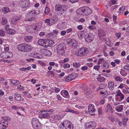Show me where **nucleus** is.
I'll return each mask as SVG.
<instances>
[{
    "label": "nucleus",
    "mask_w": 129,
    "mask_h": 129,
    "mask_svg": "<svg viewBox=\"0 0 129 129\" xmlns=\"http://www.w3.org/2000/svg\"><path fill=\"white\" fill-rule=\"evenodd\" d=\"M53 111V110L51 109L49 111L42 110L40 112V115L39 117L40 118H48L50 117V114Z\"/></svg>",
    "instance_id": "f257e3e1"
},
{
    "label": "nucleus",
    "mask_w": 129,
    "mask_h": 129,
    "mask_svg": "<svg viewBox=\"0 0 129 129\" xmlns=\"http://www.w3.org/2000/svg\"><path fill=\"white\" fill-rule=\"evenodd\" d=\"M66 49V46L63 43L60 44L57 46V53L59 55L63 54L65 53Z\"/></svg>",
    "instance_id": "f03ea898"
},
{
    "label": "nucleus",
    "mask_w": 129,
    "mask_h": 129,
    "mask_svg": "<svg viewBox=\"0 0 129 129\" xmlns=\"http://www.w3.org/2000/svg\"><path fill=\"white\" fill-rule=\"evenodd\" d=\"M37 15L36 11L33 10L28 13L26 16L25 21H32L34 20V17Z\"/></svg>",
    "instance_id": "7ed1b4c3"
},
{
    "label": "nucleus",
    "mask_w": 129,
    "mask_h": 129,
    "mask_svg": "<svg viewBox=\"0 0 129 129\" xmlns=\"http://www.w3.org/2000/svg\"><path fill=\"white\" fill-rule=\"evenodd\" d=\"M67 7L65 5L61 6L60 4L56 5L55 7V10L56 11H60L59 15H62L64 12L67 10Z\"/></svg>",
    "instance_id": "20e7f679"
},
{
    "label": "nucleus",
    "mask_w": 129,
    "mask_h": 129,
    "mask_svg": "<svg viewBox=\"0 0 129 129\" xmlns=\"http://www.w3.org/2000/svg\"><path fill=\"white\" fill-rule=\"evenodd\" d=\"M31 124L33 127L35 129H39L40 127V123L38 119L35 118H33Z\"/></svg>",
    "instance_id": "39448f33"
},
{
    "label": "nucleus",
    "mask_w": 129,
    "mask_h": 129,
    "mask_svg": "<svg viewBox=\"0 0 129 129\" xmlns=\"http://www.w3.org/2000/svg\"><path fill=\"white\" fill-rule=\"evenodd\" d=\"M1 57L3 58H11L13 56L12 53L11 52H3L0 54Z\"/></svg>",
    "instance_id": "423d86ee"
},
{
    "label": "nucleus",
    "mask_w": 129,
    "mask_h": 129,
    "mask_svg": "<svg viewBox=\"0 0 129 129\" xmlns=\"http://www.w3.org/2000/svg\"><path fill=\"white\" fill-rule=\"evenodd\" d=\"M88 52V50L87 48H81L78 50V55L79 56H86Z\"/></svg>",
    "instance_id": "0eeeda50"
},
{
    "label": "nucleus",
    "mask_w": 129,
    "mask_h": 129,
    "mask_svg": "<svg viewBox=\"0 0 129 129\" xmlns=\"http://www.w3.org/2000/svg\"><path fill=\"white\" fill-rule=\"evenodd\" d=\"M96 126L95 123L92 121L86 123L85 124L86 129H94L95 128Z\"/></svg>",
    "instance_id": "6e6552de"
},
{
    "label": "nucleus",
    "mask_w": 129,
    "mask_h": 129,
    "mask_svg": "<svg viewBox=\"0 0 129 129\" xmlns=\"http://www.w3.org/2000/svg\"><path fill=\"white\" fill-rule=\"evenodd\" d=\"M94 36L92 33H89L88 35L87 34L84 37L85 40L87 43L91 42L94 39Z\"/></svg>",
    "instance_id": "1a4fd4ad"
},
{
    "label": "nucleus",
    "mask_w": 129,
    "mask_h": 129,
    "mask_svg": "<svg viewBox=\"0 0 129 129\" xmlns=\"http://www.w3.org/2000/svg\"><path fill=\"white\" fill-rule=\"evenodd\" d=\"M69 45L73 48H76L77 46V41L74 39H69L68 41Z\"/></svg>",
    "instance_id": "9d476101"
},
{
    "label": "nucleus",
    "mask_w": 129,
    "mask_h": 129,
    "mask_svg": "<svg viewBox=\"0 0 129 129\" xmlns=\"http://www.w3.org/2000/svg\"><path fill=\"white\" fill-rule=\"evenodd\" d=\"M30 2L29 0H22L20 2V5L23 8H26L29 6Z\"/></svg>",
    "instance_id": "9b49d317"
},
{
    "label": "nucleus",
    "mask_w": 129,
    "mask_h": 129,
    "mask_svg": "<svg viewBox=\"0 0 129 129\" xmlns=\"http://www.w3.org/2000/svg\"><path fill=\"white\" fill-rule=\"evenodd\" d=\"M40 52L42 54L47 56H49L52 55V53L50 51L46 49H42L40 50Z\"/></svg>",
    "instance_id": "f8f14e48"
},
{
    "label": "nucleus",
    "mask_w": 129,
    "mask_h": 129,
    "mask_svg": "<svg viewBox=\"0 0 129 129\" xmlns=\"http://www.w3.org/2000/svg\"><path fill=\"white\" fill-rule=\"evenodd\" d=\"M83 89L84 92L86 95H88L91 93V91L86 85H84Z\"/></svg>",
    "instance_id": "ddd939ff"
},
{
    "label": "nucleus",
    "mask_w": 129,
    "mask_h": 129,
    "mask_svg": "<svg viewBox=\"0 0 129 129\" xmlns=\"http://www.w3.org/2000/svg\"><path fill=\"white\" fill-rule=\"evenodd\" d=\"M83 15H87L92 13L91 10L87 7H83Z\"/></svg>",
    "instance_id": "4468645a"
},
{
    "label": "nucleus",
    "mask_w": 129,
    "mask_h": 129,
    "mask_svg": "<svg viewBox=\"0 0 129 129\" xmlns=\"http://www.w3.org/2000/svg\"><path fill=\"white\" fill-rule=\"evenodd\" d=\"M50 20L51 25H52L57 23L58 19L56 16L54 15L50 18Z\"/></svg>",
    "instance_id": "2eb2a0df"
},
{
    "label": "nucleus",
    "mask_w": 129,
    "mask_h": 129,
    "mask_svg": "<svg viewBox=\"0 0 129 129\" xmlns=\"http://www.w3.org/2000/svg\"><path fill=\"white\" fill-rule=\"evenodd\" d=\"M8 122L4 123L3 120H1L0 122V129L6 128L8 126Z\"/></svg>",
    "instance_id": "dca6fc26"
},
{
    "label": "nucleus",
    "mask_w": 129,
    "mask_h": 129,
    "mask_svg": "<svg viewBox=\"0 0 129 129\" xmlns=\"http://www.w3.org/2000/svg\"><path fill=\"white\" fill-rule=\"evenodd\" d=\"M25 43L21 44L17 46V49L20 51L25 52Z\"/></svg>",
    "instance_id": "f3484780"
},
{
    "label": "nucleus",
    "mask_w": 129,
    "mask_h": 129,
    "mask_svg": "<svg viewBox=\"0 0 129 129\" xmlns=\"http://www.w3.org/2000/svg\"><path fill=\"white\" fill-rule=\"evenodd\" d=\"M45 46H48L51 47L53 46L54 44V43L53 41L51 40H46Z\"/></svg>",
    "instance_id": "a211bd4d"
},
{
    "label": "nucleus",
    "mask_w": 129,
    "mask_h": 129,
    "mask_svg": "<svg viewBox=\"0 0 129 129\" xmlns=\"http://www.w3.org/2000/svg\"><path fill=\"white\" fill-rule=\"evenodd\" d=\"M25 52L30 51L33 49L32 47L29 44L25 43Z\"/></svg>",
    "instance_id": "6ab92c4d"
},
{
    "label": "nucleus",
    "mask_w": 129,
    "mask_h": 129,
    "mask_svg": "<svg viewBox=\"0 0 129 129\" xmlns=\"http://www.w3.org/2000/svg\"><path fill=\"white\" fill-rule=\"evenodd\" d=\"M67 120H65L62 122L60 125V129H66V126L67 125Z\"/></svg>",
    "instance_id": "aec40b11"
},
{
    "label": "nucleus",
    "mask_w": 129,
    "mask_h": 129,
    "mask_svg": "<svg viewBox=\"0 0 129 129\" xmlns=\"http://www.w3.org/2000/svg\"><path fill=\"white\" fill-rule=\"evenodd\" d=\"M105 111L106 113L108 112H110L111 113H113V111L112 107L110 106L109 104L107 105Z\"/></svg>",
    "instance_id": "412c9836"
},
{
    "label": "nucleus",
    "mask_w": 129,
    "mask_h": 129,
    "mask_svg": "<svg viewBox=\"0 0 129 129\" xmlns=\"http://www.w3.org/2000/svg\"><path fill=\"white\" fill-rule=\"evenodd\" d=\"M14 98L17 101H22L23 98L21 96L20 94L15 93L14 94Z\"/></svg>",
    "instance_id": "4be33fe9"
},
{
    "label": "nucleus",
    "mask_w": 129,
    "mask_h": 129,
    "mask_svg": "<svg viewBox=\"0 0 129 129\" xmlns=\"http://www.w3.org/2000/svg\"><path fill=\"white\" fill-rule=\"evenodd\" d=\"M88 110L89 112L93 113L94 112L95 110L94 105L92 104H90L88 106Z\"/></svg>",
    "instance_id": "5701e85b"
},
{
    "label": "nucleus",
    "mask_w": 129,
    "mask_h": 129,
    "mask_svg": "<svg viewBox=\"0 0 129 129\" xmlns=\"http://www.w3.org/2000/svg\"><path fill=\"white\" fill-rule=\"evenodd\" d=\"M124 95L122 93L118 97L115 98L116 100V101L120 102L124 99Z\"/></svg>",
    "instance_id": "b1692460"
},
{
    "label": "nucleus",
    "mask_w": 129,
    "mask_h": 129,
    "mask_svg": "<svg viewBox=\"0 0 129 129\" xmlns=\"http://www.w3.org/2000/svg\"><path fill=\"white\" fill-rule=\"evenodd\" d=\"M67 126L66 129H73V124L70 121L67 120Z\"/></svg>",
    "instance_id": "393cba45"
},
{
    "label": "nucleus",
    "mask_w": 129,
    "mask_h": 129,
    "mask_svg": "<svg viewBox=\"0 0 129 129\" xmlns=\"http://www.w3.org/2000/svg\"><path fill=\"white\" fill-rule=\"evenodd\" d=\"M19 20V19L18 17L17 16H14L11 19V22L13 24L15 25Z\"/></svg>",
    "instance_id": "a878e982"
},
{
    "label": "nucleus",
    "mask_w": 129,
    "mask_h": 129,
    "mask_svg": "<svg viewBox=\"0 0 129 129\" xmlns=\"http://www.w3.org/2000/svg\"><path fill=\"white\" fill-rule=\"evenodd\" d=\"M108 118L111 122L117 121L118 120V119L115 118L114 116L111 115H109Z\"/></svg>",
    "instance_id": "bb28decb"
},
{
    "label": "nucleus",
    "mask_w": 129,
    "mask_h": 129,
    "mask_svg": "<svg viewBox=\"0 0 129 129\" xmlns=\"http://www.w3.org/2000/svg\"><path fill=\"white\" fill-rule=\"evenodd\" d=\"M81 32V33L80 34H78V36L79 38L80 39H82L84 37H85V36L87 34L86 31H83Z\"/></svg>",
    "instance_id": "cd10ccee"
},
{
    "label": "nucleus",
    "mask_w": 129,
    "mask_h": 129,
    "mask_svg": "<svg viewBox=\"0 0 129 129\" xmlns=\"http://www.w3.org/2000/svg\"><path fill=\"white\" fill-rule=\"evenodd\" d=\"M46 40L43 39H39L38 41V43L42 46H45Z\"/></svg>",
    "instance_id": "c85d7f7f"
},
{
    "label": "nucleus",
    "mask_w": 129,
    "mask_h": 129,
    "mask_svg": "<svg viewBox=\"0 0 129 129\" xmlns=\"http://www.w3.org/2000/svg\"><path fill=\"white\" fill-rule=\"evenodd\" d=\"M33 37L31 36H26L24 37V40L26 42H30L32 41Z\"/></svg>",
    "instance_id": "c756f323"
},
{
    "label": "nucleus",
    "mask_w": 129,
    "mask_h": 129,
    "mask_svg": "<svg viewBox=\"0 0 129 129\" xmlns=\"http://www.w3.org/2000/svg\"><path fill=\"white\" fill-rule=\"evenodd\" d=\"M10 81L11 83L16 85H18L20 83L19 81L17 80L11 79Z\"/></svg>",
    "instance_id": "7c9ffc66"
},
{
    "label": "nucleus",
    "mask_w": 129,
    "mask_h": 129,
    "mask_svg": "<svg viewBox=\"0 0 129 129\" xmlns=\"http://www.w3.org/2000/svg\"><path fill=\"white\" fill-rule=\"evenodd\" d=\"M83 7L80 8L76 11L77 13L79 15H83Z\"/></svg>",
    "instance_id": "2f4dec72"
},
{
    "label": "nucleus",
    "mask_w": 129,
    "mask_h": 129,
    "mask_svg": "<svg viewBox=\"0 0 129 129\" xmlns=\"http://www.w3.org/2000/svg\"><path fill=\"white\" fill-rule=\"evenodd\" d=\"M114 86V84L113 81H110L108 83V87L110 90H112Z\"/></svg>",
    "instance_id": "473e14b6"
},
{
    "label": "nucleus",
    "mask_w": 129,
    "mask_h": 129,
    "mask_svg": "<svg viewBox=\"0 0 129 129\" xmlns=\"http://www.w3.org/2000/svg\"><path fill=\"white\" fill-rule=\"evenodd\" d=\"M123 106L120 105L116 107L115 110L118 112H120L123 110Z\"/></svg>",
    "instance_id": "72a5a7b5"
},
{
    "label": "nucleus",
    "mask_w": 129,
    "mask_h": 129,
    "mask_svg": "<svg viewBox=\"0 0 129 129\" xmlns=\"http://www.w3.org/2000/svg\"><path fill=\"white\" fill-rule=\"evenodd\" d=\"M115 80L117 81L122 82L123 80V79L119 76H114Z\"/></svg>",
    "instance_id": "f704fd0d"
},
{
    "label": "nucleus",
    "mask_w": 129,
    "mask_h": 129,
    "mask_svg": "<svg viewBox=\"0 0 129 129\" xmlns=\"http://www.w3.org/2000/svg\"><path fill=\"white\" fill-rule=\"evenodd\" d=\"M120 74L123 76H125L127 75V73L126 71L124 70L121 69L120 72Z\"/></svg>",
    "instance_id": "c9c22d12"
},
{
    "label": "nucleus",
    "mask_w": 129,
    "mask_h": 129,
    "mask_svg": "<svg viewBox=\"0 0 129 129\" xmlns=\"http://www.w3.org/2000/svg\"><path fill=\"white\" fill-rule=\"evenodd\" d=\"M8 7H4L2 9V11L4 13H6L10 11Z\"/></svg>",
    "instance_id": "e433bc0d"
},
{
    "label": "nucleus",
    "mask_w": 129,
    "mask_h": 129,
    "mask_svg": "<svg viewBox=\"0 0 129 129\" xmlns=\"http://www.w3.org/2000/svg\"><path fill=\"white\" fill-rule=\"evenodd\" d=\"M15 33V30L11 29H9L7 30V33L10 34H13Z\"/></svg>",
    "instance_id": "4c0bfd02"
},
{
    "label": "nucleus",
    "mask_w": 129,
    "mask_h": 129,
    "mask_svg": "<svg viewBox=\"0 0 129 129\" xmlns=\"http://www.w3.org/2000/svg\"><path fill=\"white\" fill-rule=\"evenodd\" d=\"M73 79L71 74L69 75L65 78V80L67 82H70Z\"/></svg>",
    "instance_id": "58836bf2"
},
{
    "label": "nucleus",
    "mask_w": 129,
    "mask_h": 129,
    "mask_svg": "<svg viewBox=\"0 0 129 129\" xmlns=\"http://www.w3.org/2000/svg\"><path fill=\"white\" fill-rule=\"evenodd\" d=\"M64 25H65V23L62 22L61 24H57L56 27L60 29V27H64V26H63Z\"/></svg>",
    "instance_id": "ea45409f"
},
{
    "label": "nucleus",
    "mask_w": 129,
    "mask_h": 129,
    "mask_svg": "<svg viewBox=\"0 0 129 129\" xmlns=\"http://www.w3.org/2000/svg\"><path fill=\"white\" fill-rule=\"evenodd\" d=\"M45 22L47 23L48 26H51V25L50 19H46L45 21Z\"/></svg>",
    "instance_id": "a19ab883"
},
{
    "label": "nucleus",
    "mask_w": 129,
    "mask_h": 129,
    "mask_svg": "<svg viewBox=\"0 0 129 129\" xmlns=\"http://www.w3.org/2000/svg\"><path fill=\"white\" fill-rule=\"evenodd\" d=\"M97 80L100 82H103L105 80V78L103 76L97 78Z\"/></svg>",
    "instance_id": "79ce46f5"
},
{
    "label": "nucleus",
    "mask_w": 129,
    "mask_h": 129,
    "mask_svg": "<svg viewBox=\"0 0 129 129\" xmlns=\"http://www.w3.org/2000/svg\"><path fill=\"white\" fill-rule=\"evenodd\" d=\"M105 88V86L104 84H101L100 85L99 87L98 88L96 89V90L98 91L101 89H102Z\"/></svg>",
    "instance_id": "37998d69"
},
{
    "label": "nucleus",
    "mask_w": 129,
    "mask_h": 129,
    "mask_svg": "<svg viewBox=\"0 0 129 129\" xmlns=\"http://www.w3.org/2000/svg\"><path fill=\"white\" fill-rule=\"evenodd\" d=\"M109 67V64L107 62H105L102 66V68L103 69H107Z\"/></svg>",
    "instance_id": "c03bdc74"
},
{
    "label": "nucleus",
    "mask_w": 129,
    "mask_h": 129,
    "mask_svg": "<svg viewBox=\"0 0 129 129\" xmlns=\"http://www.w3.org/2000/svg\"><path fill=\"white\" fill-rule=\"evenodd\" d=\"M71 75L73 79L76 78L78 76V74L77 73H72L71 74Z\"/></svg>",
    "instance_id": "a18cd8bd"
},
{
    "label": "nucleus",
    "mask_w": 129,
    "mask_h": 129,
    "mask_svg": "<svg viewBox=\"0 0 129 129\" xmlns=\"http://www.w3.org/2000/svg\"><path fill=\"white\" fill-rule=\"evenodd\" d=\"M23 93L24 95L26 96L27 97L29 98L31 97V96L30 93H28V92H23Z\"/></svg>",
    "instance_id": "49530a36"
},
{
    "label": "nucleus",
    "mask_w": 129,
    "mask_h": 129,
    "mask_svg": "<svg viewBox=\"0 0 129 129\" xmlns=\"http://www.w3.org/2000/svg\"><path fill=\"white\" fill-rule=\"evenodd\" d=\"M73 66L74 67L76 68H78L80 66V64L79 63H77L76 62H74L73 63Z\"/></svg>",
    "instance_id": "de8ad7c7"
},
{
    "label": "nucleus",
    "mask_w": 129,
    "mask_h": 129,
    "mask_svg": "<svg viewBox=\"0 0 129 129\" xmlns=\"http://www.w3.org/2000/svg\"><path fill=\"white\" fill-rule=\"evenodd\" d=\"M3 120L4 121V123L8 122L7 121L9 120V118L8 117H3Z\"/></svg>",
    "instance_id": "09e8293b"
},
{
    "label": "nucleus",
    "mask_w": 129,
    "mask_h": 129,
    "mask_svg": "<svg viewBox=\"0 0 129 129\" xmlns=\"http://www.w3.org/2000/svg\"><path fill=\"white\" fill-rule=\"evenodd\" d=\"M116 94H115V98H116V97H118L119 95H120L122 93L121 92L120 90H118L116 92Z\"/></svg>",
    "instance_id": "8fccbe9b"
},
{
    "label": "nucleus",
    "mask_w": 129,
    "mask_h": 129,
    "mask_svg": "<svg viewBox=\"0 0 129 129\" xmlns=\"http://www.w3.org/2000/svg\"><path fill=\"white\" fill-rule=\"evenodd\" d=\"M50 9L48 7H46L45 11V13L46 14H48L49 12Z\"/></svg>",
    "instance_id": "3c124183"
},
{
    "label": "nucleus",
    "mask_w": 129,
    "mask_h": 129,
    "mask_svg": "<svg viewBox=\"0 0 129 129\" xmlns=\"http://www.w3.org/2000/svg\"><path fill=\"white\" fill-rule=\"evenodd\" d=\"M3 21L2 22V24L4 25L6 24L7 22V19L5 18H2Z\"/></svg>",
    "instance_id": "603ef678"
},
{
    "label": "nucleus",
    "mask_w": 129,
    "mask_h": 129,
    "mask_svg": "<svg viewBox=\"0 0 129 129\" xmlns=\"http://www.w3.org/2000/svg\"><path fill=\"white\" fill-rule=\"evenodd\" d=\"M5 35V31L2 30H0V36L1 37L4 36Z\"/></svg>",
    "instance_id": "864d4df0"
},
{
    "label": "nucleus",
    "mask_w": 129,
    "mask_h": 129,
    "mask_svg": "<svg viewBox=\"0 0 129 129\" xmlns=\"http://www.w3.org/2000/svg\"><path fill=\"white\" fill-rule=\"evenodd\" d=\"M104 60L102 58H100L98 59V63L99 65L104 62Z\"/></svg>",
    "instance_id": "5fc2aeb1"
},
{
    "label": "nucleus",
    "mask_w": 129,
    "mask_h": 129,
    "mask_svg": "<svg viewBox=\"0 0 129 129\" xmlns=\"http://www.w3.org/2000/svg\"><path fill=\"white\" fill-rule=\"evenodd\" d=\"M123 68L126 70H129V64H127L125 65Z\"/></svg>",
    "instance_id": "6e6d98bb"
},
{
    "label": "nucleus",
    "mask_w": 129,
    "mask_h": 129,
    "mask_svg": "<svg viewBox=\"0 0 129 129\" xmlns=\"http://www.w3.org/2000/svg\"><path fill=\"white\" fill-rule=\"evenodd\" d=\"M105 42L107 45H108V44L110 43H111V41L108 38H106L105 39Z\"/></svg>",
    "instance_id": "4d7b16f0"
},
{
    "label": "nucleus",
    "mask_w": 129,
    "mask_h": 129,
    "mask_svg": "<svg viewBox=\"0 0 129 129\" xmlns=\"http://www.w3.org/2000/svg\"><path fill=\"white\" fill-rule=\"evenodd\" d=\"M17 88L19 90H24V87L23 86H22L21 85H19L17 86Z\"/></svg>",
    "instance_id": "13d9d810"
},
{
    "label": "nucleus",
    "mask_w": 129,
    "mask_h": 129,
    "mask_svg": "<svg viewBox=\"0 0 129 129\" xmlns=\"http://www.w3.org/2000/svg\"><path fill=\"white\" fill-rule=\"evenodd\" d=\"M70 67V65L68 63L65 64L63 65V67L64 68H68Z\"/></svg>",
    "instance_id": "bf43d9fd"
},
{
    "label": "nucleus",
    "mask_w": 129,
    "mask_h": 129,
    "mask_svg": "<svg viewBox=\"0 0 129 129\" xmlns=\"http://www.w3.org/2000/svg\"><path fill=\"white\" fill-rule=\"evenodd\" d=\"M125 9V7L124 6H122L121 8H119V10L121 11H122V12H123V11ZM120 12V13H121V12Z\"/></svg>",
    "instance_id": "052dcab7"
},
{
    "label": "nucleus",
    "mask_w": 129,
    "mask_h": 129,
    "mask_svg": "<svg viewBox=\"0 0 129 129\" xmlns=\"http://www.w3.org/2000/svg\"><path fill=\"white\" fill-rule=\"evenodd\" d=\"M19 107H17L15 106H13L11 107L12 109L14 110H17L19 109Z\"/></svg>",
    "instance_id": "680f3d73"
},
{
    "label": "nucleus",
    "mask_w": 129,
    "mask_h": 129,
    "mask_svg": "<svg viewBox=\"0 0 129 129\" xmlns=\"http://www.w3.org/2000/svg\"><path fill=\"white\" fill-rule=\"evenodd\" d=\"M115 35L117 36L118 38H120L121 35V34L120 33H116L115 34Z\"/></svg>",
    "instance_id": "e2e57ef3"
},
{
    "label": "nucleus",
    "mask_w": 129,
    "mask_h": 129,
    "mask_svg": "<svg viewBox=\"0 0 129 129\" xmlns=\"http://www.w3.org/2000/svg\"><path fill=\"white\" fill-rule=\"evenodd\" d=\"M48 36H49V38L50 39H52L53 37V33H49L48 34Z\"/></svg>",
    "instance_id": "0e129e2a"
},
{
    "label": "nucleus",
    "mask_w": 129,
    "mask_h": 129,
    "mask_svg": "<svg viewBox=\"0 0 129 129\" xmlns=\"http://www.w3.org/2000/svg\"><path fill=\"white\" fill-rule=\"evenodd\" d=\"M55 119L57 120H59L61 119V117L59 115H56L55 116Z\"/></svg>",
    "instance_id": "69168bd1"
},
{
    "label": "nucleus",
    "mask_w": 129,
    "mask_h": 129,
    "mask_svg": "<svg viewBox=\"0 0 129 129\" xmlns=\"http://www.w3.org/2000/svg\"><path fill=\"white\" fill-rule=\"evenodd\" d=\"M100 66H94L93 68L95 70H96L97 71H99V69L100 68Z\"/></svg>",
    "instance_id": "338daca9"
},
{
    "label": "nucleus",
    "mask_w": 129,
    "mask_h": 129,
    "mask_svg": "<svg viewBox=\"0 0 129 129\" xmlns=\"http://www.w3.org/2000/svg\"><path fill=\"white\" fill-rule=\"evenodd\" d=\"M88 69V67L86 66H83L81 67V69L83 71H86Z\"/></svg>",
    "instance_id": "774afa93"
}]
</instances>
